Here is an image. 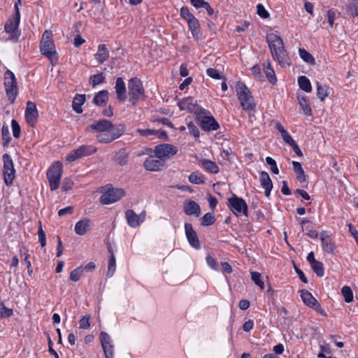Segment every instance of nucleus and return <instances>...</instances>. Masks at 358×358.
I'll use <instances>...</instances> for the list:
<instances>
[{"label":"nucleus","instance_id":"1","mask_svg":"<svg viewBox=\"0 0 358 358\" xmlns=\"http://www.w3.org/2000/svg\"><path fill=\"white\" fill-rule=\"evenodd\" d=\"M266 41L268 44L273 58L276 60L282 67L290 66L291 59L285 50L282 38L279 36L271 33L267 34Z\"/></svg>","mask_w":358,"mask_h":358},{"label":"nucleus","instance_id":"2","mask_svg":"<svg viewBox=\"0 0 358 358\" xmlns=\"http://www.w3.org/2000/svg\"><path fill=\"white\" fill-rule=\"evenodd\" d=\"M236 88L238 99L243 109L248 112L254 111L255 103L250 90L242 82H238Z\"/></svg>","mask_w":358,"mask_h":358},{"label":"nucleus","instance_id":"3","mask_svg":"<svg viewBox=\"0 0 358 358\" xmlns=\"http://www.w3.org/2000/svg\"><path fill=\"white\" fill-rule=\"evenodd\" d=\"M129 101L133 104H136L144 98V88L142 82L137 78H131L128 83Z\"/></svg>","mask_w":358,"mask_h":358},{"label":"nucleus","instance_id":"4","mask_svg":"<svg viewBox=\"0 0 358 358\" xmlns=\"http://www.w3.org/2000/svg\"><path fill=\"white\" fill-rule=\"evenodd\" d=\"M62 174V164L60 162H54L47 171V178L52 191L57 189L60 184Z\"/></svg>","mask_w":358,"mask_h":358},{"label":"nucleus","instance_id":"5","mask_svg":"<svg viewBox=\"0 0 358 358\" xmlns=\"http://www.w3.org/2000/svg\"><path fill=\"white\" fill-rule=\"evenodd\" d=\"M125 129L124 124H120L113 127V129H110L109 131L98 134L96 139L99 143H109L120 138L125 131Z\"/></svg>","mask_w":358,"mask_h":358},{"label":"nucleus","instance_id":"6","mask_svg":"<svg viewBox=\"0 0 358 358\" xmlns=\"http://www.w3.org/2000/svg\"><path fill=\"white\" fill-rule=\"evenodd\" d=\"M4 86L8 100L13 103L17 95V86L15 76L10 70L4 73Z\"/></svg>","mask_w":358,"mask_h":358},{"label":"nucleus","instance_id":"7","mask_svg":"<svg viewBox=\"0 0 358 358\" xmlns=\"http://www.w3.org/2000/svg\"><path fill=\"white\" fill-rule=\"evenodd\" d=\"M228 207L236 215L242 213L245 216H248V210L245 201L236 194H233L231 197L228 199Z\"/></svg>","mask_w":358,"mask_h":358},{"label":"nucleus","instance_id":"8","mask_svg":"<svg viewBox=\"0 0 358 358\" xmlns=\"http://www.w3.org/2000/svg\"><path fill=\"white\" fill-rule=\"evenodd\" d=\"M20 20V13L19 8H17V12L15 13L14 16L11 19H9L4 26L6 32L10 34L9 39L13 41H17L20 36L18 31Z\"/></svg>","mask_w":358,"mask_h":358},{"label":"nucleus","instance_id":"9","mask_svg":"<svg viewBox=\"0 0 358 358\" xmlns=\"http://www.w3.org/2000/svg\"><path fill=\"white\" fill-rule=\"evenodd\" d=\"M125 195V192L121 188H108L100 197L101 203L108 205L119 201Z\"/></svg>","mask_w":358,"mask_h":358},{"label":"nucleus","instance_id":"10","mask_svg":"<svg viewBox=\"0 0 358 358\" xmlns=\"http://www.w3.org/2000/svg\"><path fill=\"white\" fill-rule=\"evenodd\" d=\"M96 150V148L92 145H83L71 152L66 159L69 162H71L81 157L95 153Z\"/></svg>","mask_w":358,"mask_h":358},{"label":"nucleus","instance_id":"11","mask_svg":"<svg viewBox=\"0 0 358 358\" xmlns=\"http://www.w3.org/2000/svg\"><path fill=\"white\" fill-rule=\"evenodd\" d=\"M3 178L6 185H10L15 178V169L13 160L8 154L3 155Z\"/></svg>","mask_w":358,"mask_h":358},{"label":"nucleus","instance_id":"12","mask_svg":"<svg viewBox=\"0 0 358 358\" xmlns=\"http://www.w3.org/2000/svg\"><path fill=\"white\" fill-rule=\"evenodd\" d=\"M178 152L177 147L171 144H161L155 148L156 157L164 160L174 156Z\"/></svg>","mask_w":358,"mask_h":358},{"label":"nucleus","instance_id":"13","mask_svg":"<svg viewBox=\"0 0 358 358\" xmlns=\"http://www.w3.org/2000/svg\"><path fill=\"white\" fill-rule=\"evenodd\" d=\"M301 297L303 303L308 307L314 309L322 316H327L324 309L317 300L307 290H301Z\"/></svg>","mask_w":358,"mask_h":358},{"label":"nucleus","instance_id":"14","mask_svg":"<svg viewBox=\"0 0 358 358\" xmlns=\"http://www.w3.org/2000/svg\"><path fill=\"white\" fill-rule=\"evenodd\" d=\"M40 49L41 53L50 59L52 64L57 62V55L54 41H41Z\"/></svg>","mask_w":358,"mask_h":358},{"label":"nucleus","instance_id":"15","mask_svg":"<svg viewBox=\"0 0 358 358\" xmlns=\"http://www.w3.org/2000/svg\"><path fill=\"white\" fill-rule=\"evenodd\" d=\"M110 121L103 119L94 122L93 124L89 125L86 130L87 131H94L98 134H101L104 131H109L110 129H113L115 127Z\"/></svg>","mask_w":358,"mask_h":358},{"label":"nucleus","instance_id":"16","mask_svg":"<svg viewBox=\"0 0 358 358\" xmlns=\"http://www.w3.org/2000/svg\"><path fill=\"white\" fill-rule=\"evenodd\" d=\"M38 117V113L36 103L31 101H27L25 109V118L27 122L31 127H34L36 123Z\"/></svg>","mask_w":358,"mask_h":358},{"label":"nucleus","instance_id":"17","mask_svg":"<svg viewBox=\"0 0 358 358\" xmlns=\"http://www.w3.org/2000/svg\"><path fill=\"white\" fill-rule=\"evenodd\" d=\"M127 224L131 227H137L145 218V213L142 212L136 215L133 210H128L125 213Z\"/></svg>","mask_w":358,"mask_h":358},{"label":"nucleus","instance_id":"18","mask_svg":"<svg viewBox=\"0 0 358 358\" xmlns=\"http://www.w3.org/2000/svg\"><path fill=\"white\" fill-rule=\"evenodd\" d=\"M185 234L189 244L194 248L198 249L200 248V243L198 239L197 234L194 230L192 225L189 223L185 224Z\"/></svg>","mask_w":358,"mask_h":358},{"label":"nucleus","instance_id":"19","mask_svg":"<svg viewBox=\"0 0 358 358\" xmlns=\"http://www.w3.org/2000/svg\"><path fill=\"white\" fill-rule=\"evenodd\" d=\"M144 168L150 171H158L162 169L163 163L161 159H155L154 157H148L143 163Z\"/></svg>","mask_w":358,"mask_h":358},{"label":"nucleus","instance_id":"20","mask_svg":"<svg viewBox=\"0 0 358 358\" xmlns=\"http://www.w3.org/2000/svg\"><path fill=\"white\" fill-rule=\"evenodd\" d=\"M320 236L323 250L327 253H334L335 246L330 235L326 231H322Z\"/></svg>","mask_w":358,"mask_h":358},{"label":"nucleus","instance_id":"21","mask_svg":"<svg viewBox=\"0 0 358 358\" xmlns=\"http://www.w3.org/2000/svg\"><path fill=\"white\" fill-rule=\"evenodd\" d=\"M184 212L187 215H194L199 217L200 215L201 209L199 204L194 201H188L184 204Z\"/></svg>","mask_w":358,"mask_h":358},{"label":"nucleus","instance_id":"22","mask_svg":"<svg viewBox=\"0 0 358 358\" xmlns=\"http://www.w3.org/2000/svg\"><path fill=\"white\" fill-rule=\"evenodd\" d=\"M201 127L205 131H215L219 128V124L213 116L204 117L201 121Z\"/></svg>","mask_w":358,"mask_h":358},{"label":"nucleus","instance_id":"23","mask_svg":"<svg viewBox=\"0 0 358 358\" xmlns=\"http://www.w3.org/2000/svg\"><path fill=\"white\" fill-rule=\"evenodd\" d=\"M115 88L118 100L124 101L127 99L126 87L122 78L120 77L116 79Z\"/></svg>","mask_w":358,"mask_h":358},{"label":"nucleus","instance_id":"24","mask_svg":"<svg viewBox=\"0 0 358 358\" xmlns=\"http://www.w3.org/2000/svg\"><path fill=\"white\" fill-rule=\"evenodd\" d=\"M188 23L189 28L192 32V34L194 38L196 40L201 38L202 34L200 31L199 23L198 20L194 17L189 20L187 21Z\"/></svg>","mask_w":358,"mask_h":358},{"label":"nucleus","instance_id":"25","mask_svg":"<svg viewBox=\"0 0 358 358\" xmlns=\"http://www.w3.org/2000/svg\"><path fill=\"white\" fill-rule=\"evenodd\" d=\"M94 57L99 64H103L108 59L109 51L105 44H101L98 46V50L94 55Z\"/></svg>","mask_w":358,"mask_h":358},{"label":"nucleus","instance_id":"26","mask_svg":"<svg viewBox=\"0 0 358 358\" xmlns=\"http://www.w3.org/2000/svg\"><path fill=\"white\" fill-rule=\"evenodd\" d=\"M201 166L210 173H217L219 172L218 166L213 161L206 159H202L199 161Z\"/></svg>","mask_w":358,"mask_h":358},{"label":"nucleus","instance_id":"27","mask_svg":"<svg viewBox=\"0 0 358 358\" xmlns=\"http://www.w3.org/2000/svg\"><path fill=\"white\" fill-rule=\"evenodd\" d=\"M90 220L84 219L78 221L75 225V231L78 235L83 236L90 229Z\"/></svg>","mask_w":358,"mask_h":358},{"label":"nucleus","instance_id":"28","mask_svg":"<svg viewBox=\"0 0 358 358\" xmlns=\"http://www.w3.org/2000/svg\"><path fill=\"white\" fill-rule=\"evenodd\" d=\"M85 101V94H76L73 98L72 107L73 109L77 113H81L83 112L82 106Z\"/></svg>","mask_w":358,"mask_h":358},{"label":"nucleus","instance_id":"29","mask_svg":"<svg viewBox=\"0 0 358 358\" xmlns=\"http://www.w3.org/2000/svg\"><path fill=\"white\" fill-rule=\"evenodd\" d=\"M263 66L264 71L266 74L268 80L273 85L275 84L277 82V78L275 76V71L271 68V63L268 62L266 64H264Z\"/></svg>","mask_w":358,"mask_h":358},{"label":"nucleus","instance_id":"30","mask_svg":"<svg viewBox=\"0 0 358 358\" xmlns=\"http://www.w3.org/2000/svg\"><path fill=\"white\" fill-rule=\"evenodd\" d=\"M292 164L294 171L296 174V179L300 182H305L306 180V176L304 173L301 164L299 162L295 161L292 162Z\"/></svg>","mask_w":358,"mask_h":358},{"label":"nucleus","instance_id":"31","mask_svg":"<svg viewBox=\"0 0 358 358\" xmlns=\"http://www.w3.org/2000/svg\"><path fill=\"white\" fill-rule=\"evenodd\" d=\"M108 99V91L102 90L95 95L94 102L98 106H103L106 103Z\"/></svg>","mask_w":358,"mask_h":358},{"label":"nucleus","instance_id":"32","mask_svg":"<svg viewBox=\"0 0 358 358\" xmlns=\"http://www.w3.org/2000/svg\"><path fill=\"white\" fill-rule=\"evenodd\" d=\"M298 83L300 88L306 92H310L312 91L310 82L306 76H299L298 78Z\"/></svg>","mask_w":358,"mask_h":358},{"label":"nucleus","instance_id":"33","mask_svg":"<svg viewBox=\"0 0 358 358\" xmlns=\"http://www.w3.org/2000/svg\"><path fill=\"white\" fill-rule=\"evenodd\" d=\"M299 53L300 57L306 63L314 65L315 64V59L314 57L309 53L308 51H306L303 48H299Z\"/></svg>","mask_w":358,"mask_h":358},{"label":"nucleus","instance_id":"34","mask_svg":"<svg viewBox=\"0 0 358 358\" xmlns=\"http://www.w3.org/2000/svg\"><path fill=\"white\" fill-rule=\"evenodd\" d=\"M189 180L192 183L201 185L205 182V177L202 173L195 171L189 176Z\"/></svg>","mask_w":358,"mask_h":358},{"label":"nucleus","instance_id":"35","mask_svg":"<svg viewBox=\"0 0 358 358\" xmlns=\"http://www.w3.org/2000/svg\"><path fill=\"white\" fill-rule=\"evenodd\" d=\"M298 101L299 104L300 105V107L303 110L304 114L306 115L310 116L312 115V110L307 102V100L306 99L305 96H298Z\"/></svg>","mask_w":358,"mask_h":358},{"label":"nucleus","instance_id":"36","mask_svg":"<svg viewBox=\"0 0 358 358\" xmlns=\"http://www.w3.org/2000/svg\"><path fill=\"white\" fill-rule=\"evenodd\" d=\"M328 90L329 87L327 85H322L317 83V94L322 101L329 95Z\"/></svg>","mask_w":358,"mask_h":358},{"label":"nucleus","instance_id":"37","mask_svg":"<svg viewBox=\"0 0 358 358\" xmlns=\"http://www.w3.org/2000/svg\"><path fill=\"white\" fill-rule=\"evenodd\" d=\"M341 293L346 303H350L353 301V293L349 286H344L341 289Z\"/></svg>","mask_w":358,"mask_h":358},{"label":"nucleus","instance_id":"38","mask_svg":"<svg viewBox=\"0 0 358 358\" xmlns=\"http://www.w3.org/2000/svg\"><path fill=\"white\" fill-rule=\"evenodd\" d=\"M260 182L262 187H273L272 181L270 178L268 173L266 171H262L260 174Z\"/></svg>","mask_w":358,"mask_h":358},{"label":"nucleus","instance_id":"39","mask_svg":"<svg viewBox=\"0 0 358 358\" xmlns=\"http://www.w3.org/2000/svg\"><path fill=\"white\" fill-rule=\"evenodd\" d=\"M215 222V217L213 213H206L201 219V224L202 226H210Z\"/></svg>","mask_w":358,"mask_h":358},{"label":"nucleus","instance_id":"40","mask_svg":"<svg viewBox=\"0 0 358 358\" xmlns=\"http://www.w3.org/2000/svg\"><path fill=\"white\" fill-rule=\"evenodd\" d=\"M116 268V262H115V257L113 253L111 254L109 258L108 261V272L107 275L108 277H111L113 273L115 271Z\"/></svg>","mask_w":358,"mask_h":358},{"label":"nucleus","instance_id":"41","mask_svg":"<svg viewBox=\"0 0 358 358\" xmlns=\"http://www.w3.org/2000/svg\"><path fill=\"white\" fill-rule=\"evenodd\" d=\"M83 274V268L81 266H79L71 272L69 278L71 280H72L73 282H77L80 280V278H81Z\"/></svg>","mask_w":358,"mask_h":358},{"label":"nucleus","instance_id":"42","mask_svg":"<svg viewBox=\"0 0 358 358\" xmlns=\"http://www.w3.org/2000/svg\"><path fill=\"white\" fill-rule=\"evenodd\" d=\"M90 80L92 87H94L97 85L103 83L105 81V76L103 73H100L98 74L93 75L90 77Z\"/></svg>","mask_w":358,"mask_h":358},{"label":"nucleus","instance_id":"43","mask_svg":"<svg viewBox=\"0 0 358 358\" xmlns=\"http://www.w3.org/2000/svg\"><path fill=\"white\" fill-rule=\"evenodd\" d=\"M115 160L118 164L121 166L126 164L127 162V155L125 151L120 150L119 152H117Z\"/></svg>","mask_w":358,"mask_h":358},{"label":"nucleus","instance_id":"44","mask_svg":"<svg viewBox=\"0 0 358 358\" xmlns=\"http://www.w3.org/2000/svg\"><path fill=\"white\" fill-rule=\"evenodd\" d=\"M311 268L317 276L322 277L324 275V266L321 262L317 261L311 265Z\"/></svg>","mask_w":358,"mask_h":358},{"label":"nucleus","instance_id":"45","mask_svg":"<svg viewBox=\"0 0 358 358\" xmlns=\"http://www.w3.org/2000/svg\"><path fill=\"white\" fill-rule=\"evenodd\" d=\"M1 136L3 146H8L10 141V132L8 126L3 125L1 129Z\"/></svg>","mask_w":358,"mask_h":358},{"label":"nucleus","instance_id":"46","mask_svg":"<svg viewBox=\"0 0 358 358\" xmlns=\"http://www.w3.org/2000/svg\"><path fill=\"white\" fill-rule=\"evenodd\" d=\"M251 279L261 289H264V283L261 280V274L259 273L256 271L251 272Z\"/></svg>","mask_w":358,"mask_h":358},{"label":"nucleus","instance_id":"47","mask_svg":"<svg viewBox=\"0 0 358 358\" xmlns=\"http://www.w3.org/2000/svg\"><path fill=\"white\" fill-rule=\"evenodd\" d=\"M348 11L352 16H358V0H351Z\"/></svg>","mask_w":358,"mask_h":358},{"label":"nucleus","instance_id":"48","mask_svg":"<svg viewBox=\"0 0 358 358\" xmlns=\"http://www.w3.org/2000/svg\"><path fill=\"white\" fill-rule=\"evenodd\" d=\"M90 315H86L83 316L80 320H79V325L80 329H87L90 327Z\"/></svg>","mask_w":358,"mask_h":358},{"label":"nucleus","instance_id":"49","mask_svg":"<svg viewBox=\"0 0 358 358\" xmlns=\"http://www.w3.org/2000/svg\"><path fill=\"white\" fill-rule=\"evenodd\" d=\"M11 126L13 129V135L15 138H18L20 136V127L19 124L15 120H13L11 122Z\"/></svg>","mask_w":358,"mask_h":358},{"label":"nucleus","instance_id":"50","mask_svg":"<svg viewBox=\"0 0 358 358\" xmlns=\"http://www.w3.org/2000/svg\"><path fill=\"white\" fill-rule=\"evenodd\" d=\"M266 162L271 166V171L272 173L274 174H278L279 170L276 165L275 161L273 158L267 157H266Z\"/></svg>","mask_w":358,"mask_h":358},{"label":"nucleus","instance_id":"51","mask_svg":"<svg viewBox=\"0 0 358 358\" xmlns=\"http://www.w3.org/2000/svg\"><path fill=\"white\" fill-rule=\"evenodd\" d=\"M38 239L39 242L42 247H44L46 245V238L44 231L43 230L41 222H39V227L38 231Z\"/></svg>","mask_w":358,"mask_h":358},{"label":"nucleus","instance_id":"52","mask_svg":"<svg viewBox=\"0 0 358 358\" xmlns=\"http://www.w3.org/2000/svg\"><path fill=\"white\" fill-rule=\"evenodd\" d=\"M104 352L106 358H113V345L112 344H108L101 345Z\"/></svg>","mask_w":358,"mask_h":358},{"label":"nucleus","instance_id":"53","mask_svg":"<svg viewBox=\"0 0 358 358\" xmlns=\"http://www.w3.org/2000/svg\"><path fill=\"white\" fill-rule=\"evenodd\" d=\"M257 14L262 18L266 19L269 17L268 12L265 9L264 6L261 3H259L257 6Z\"/></svg>","mask_w":358,"mask_h":358},{"label":"nucleus","instance_id":"54","mask_svg":"<svg viewBox=\"0 0 358 358\" xmlns=\"http://www.w3.org/2000/svg\"><path fill=\"white\" fill-rule=\"evenodd\" d=\"M320 348H321L322 352L317 355V357L319 358H334L331 356H327L326 355H324V352H326L327 355L331 354V349H330L329 346L321 345Z\"/></svg>","mask_w":358,"mask_h":358},{"label":"nucleus","instance_id":"55","mask_svg":"<svg viewBox=\"0 0 358 358\" xmlns=\"http://www.w3.org/2000/svg\"><path fill=\"white\" fill-rule=\"evenodd\" d=\"M99 337L101 345L111 344L110 336L106 332L101 331Z\"/></svg>","mask_w":358,"mask_h":358},{"label":"nucleus","instance_id":"56","mask_svg":"<svg viewBox=\"0 0 358 358\" xmlns=\"http://www.w3.org/2000/svg\"><path fill=\"white\" fill-rule=\"evenodd\" d=\"M180 15L182 18L186 20L187 21L189 20L190 19L193 18L194 16L189 12V9L183 6L180 9Z\"/></svg>","mask_w":358,"mask_h":358},{"label":"nucleus","instance_id":"57","mask_svg":"<svg viewBox=\"0 0 358 358\" xmlns=\"http://www.w3.org/2000/svg\"><path fill=\"white\" fill-rule=\"evenodd\" d=\"M136 132L138 133L141 136L148 137L150 136L155 135L157 131L153 129H138Z\"/></svg>","mask_w":358,"mask_h":358},{"label":"nucleus","instance_id":"58","mask_svg":"<svg viewBox=\"0 0 358 358\" xmlns=\"http://www.w3.org/2000/svg\"><path fill=\"white\" fill-rule=\"evenodd\" d=\"M206 72H207V74L212 78H214V79H221L222 78L219 71L215 69L209 68L207 69Z\"/></svg>","mask_w":358,"mask_h":358},{"label":"nucleus","instance_id":"59","mask_svg":"<svg viewBox=\"0 0 358 358\" xmlns=\"http://www.w3.org/2000/svg\"><path fill=\"white\" fill-rule=\"evenodd\" d=\"M187 128L189 131V133L193 135L194 137H199V131L197 127L192 122H189L187 124Z\"/></svg>","mask_w":358,"mask_h":358},{"label":"nucleus","instance_id":"60","mask_svg":"<svg viewBox=\"0 0 358 358\" xmlns=\"http://www.w3.org/2000/svg\"><path fill=\"white\" fill-rule=\"evenodd\" d=\"M73 182L70 178H65L63 182L62 189L64 191H68L72 188Z\"/></svg>","mask_w":358,"mask_h":358},{"label":"nucleus","instance_id":"61","mask_svg":"<svg viewBox=\"0 0 358 358\" xmlns=\"http://www.w3.org/2000/svg\"><path fill=\"white\" fill-rule=\"evenodd\" d=\"M282 138H283L284 141L292 146L294 143H295V141L293 140L292 136L288 134L287 131L284 132L283 134L281 135Z\"/></svg>","mask_w":358,"mask_h":358},{"label":"nucleus","instance_id":"62","mask_svg":"<svg viewBox=\"0 0 358 358\" xmlns=\"http://www.w3.org/2000/svg\"><path fill=\"white\" fill-rule=\"evenodd\" d=\"M52 33L50 30H45L43 34L42 38L41 41H53L52 38Z\"/></svg>","mask_w":358,"mask_h":358},{"label":"nucleus","instance_id":"63","mask_svg":"<svg viewBox=\"0 0 358 358\" xmlns=\"http://www.w3.org/2000/svg\"><path fill=\"white\" fill-rule=\"evenodd\" d=\"M73 208L71 206H67L64 208L60 209L58 212L59 216L62 217L67 214H72Z\"/></svg>","mask_w":358,"mask_h":358},{"label":"nucleus","instance_id":"64","mask_svg":"<svg viewBox=\"0 0 358 358\" xmlns=\"http://www.w3.org/2000/svg\"><path fill=\"white\" fill-rule=\"evenodd\" d=\"M206 262L211 268L214 270H217L216 262L213 257L208 255L206 257Z\"/></svg>","mask_w":358,"mask_h":358}]
</instances>
